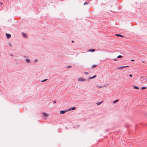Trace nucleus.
Here are the masks:
<instances>
[{"mask_svg":"<svg viewBox=\"0 0 147 147\" xmlns=\"http://www.w3.org/2000/svg\"><path fill=\"white\" fill-rule=\"evenodd\" d=\"M115 35L117 36H120L122 38L123 37V36L121 34H115Z\"/></svg>","mask_w":147,"mask_h":147,"instance_id":"obj_9","label":"nucleus"},{"mask_svg":"<svg viewBox=\"0 0 147 147\" xmlns=\"http://www.w3.org/2000/svg\"><path fill=\"white\" fill-rule=\"evenodd\" d=\"M105 86H99L98 87L100 88H101L102 87H105Z\"/></svg>","mask_w":147,"mask_h":147,"instance_id":"obj_21","label":"nucleus"},{"mask_svg":"<svg viewBox=\"0 0 147 147\" xmlns=\"http://www.w3.org/2000/svg\"><path fill=\"white\" fill-rule=\"evenodd\" d=\"M1 82H0V83Z\"/></svg>","mask_w":147,"mask_h":147,"instance_id":"obj_34","label":"nucleus"},{"mask_svg":"<svg viewBox=\"0 0 147 147\" xmlns=\"http://www.w3.org/2000/svg\"><path fill=\"white\" fill-rule=\"evenodd\" d=\"M84 74H86V75H88V74H89V73H88V72H84Z\"/></svg>","mask_w":147,"mask_h":147,"instance_id":"obj_22","label":"nucleus"},{"mask_svg":"<svg viewBox=\"0 0 147 147\" xmlns=\"http://www.w3.org/2000/svg\"><path fill=\"white\" fill-rule=\"evenodd\" d=\"M23 36L25 38H26L27 37V36L26 34L24 33H22Z\"/></svg>","mask_w":147,"mask_h":147,"instance_id":"obj_5","label":"nucleus"},{"mask_svg":"<svg viewBox=\"0 0 147 147\" xmlns=\"http://www.w3.org/2000/svg\"><path fill=\"white\" fill-rule=\"evenodd\" d=\"M96 75H95L94 76H92V77H89L88 78V80H90L94 78H96Z\"/></svg>","mask_w":147,"mask_h":147,"instance_id":"obj_7","label":"nucleus"},{"mask_svg":"<svg viewBox=\"0 0 147 147\" xmlns=\"http://www.w3.org/2000/svg\"><path fill=\"white\" fill-rule=\"evenodd\" d=\"M71 42H74V41H73V40H72V41H71Z\"/></svg>","mask_w":147,"mask_h":147,"instance_id":"obj_29","label":"nucleus"},{"mask_svg":"<svg viewBox=\"0 0 147 147\" xmlns=\"http://www.w3.org/2000/svg\"><path fill=\"white\" fill-rule=\"evenodd\" d=\"M0 3L1 4V5L2 4V3H1V2H0Z\"/></svg>","mask_w":147,"mask_h":147,"instance_id":"obj_28","label":"nucleus"},{"mask_svg":"<svg viewBox=\"0 0 147 147\" xmlns=\"http://www.w3.org/2000/svg\"><path fill=\"white\" fill-rule=\"evenodd\" d=\"M146 81H147V80H146Z\"/></svg>","mask_w":147,"mask_h":147,"instance_id":"obj_33","label":"nucleus"},{"mask_svg":"<svg viewBox=\"0 0 147 147\" xmlns=\"http://www.w3.org/2000/svg\"><path fill=\"white\" fill-rule=\"evenodd\" d=\"M86 80L83 78H79L78 79V80L79 82H83L86 81Z\"/></svg>","mask_w":147,"mask_h":147,"instance_id":"obj_1","label":"nucleus"},{"mask_svg":"<svg viewBox=\"0 0 147 147\" xmlns=\"http://www.w3.org/2000/svg\"><path fill=\"white\" fill-rule=\"evenodd\" d=\"M128 67H129V66H128V65L121 66V67H119L118 68V69H123V68H124Z\"/></svg>","mask_w":147,"mask_h":147,"instance_id":"obj_2","label":"nucleus"},{"mask_svg":"<svg viewBox=\"0 0 147 147\" xmlns=\"http://www.w3.org/2000/svg\"><path fill=\"white\" fill-rule=\"evenodd\" d=\"M37 61V59H36V60H35V61Z\"/></svg>","mask_w":147,"mask_h":147,"instance_id":"obj_32","label":"nucleus"},{"mask_svg":"<svg viewBox=\"0 0 147 147\" xmlns=\"http://www.w3.org/2000/svg\"><path fill=\"white\" fill-rule=\"evenodd\" d=\"M10 55L11 56H13V55Z\"/></svg>","mask_w":147,"mask_h":147,"instance_id":"obj_31","label":"nucleus"},{"mask_svg":"<svg viewBox=\"0 0 147 147\" xmlns=\"http://www.w3.org/2000/svg\"><path fill=\"white\" fill-rule=\"evenodd\" d=\"M88 3L87 2H85L84 3V5H85L86 4H88Z\"/></svg>","mask_w":147,"mask_h":147,"instance_id":"obj_20","label":"nucleus"},{"mask_svg":"<svg viewBox=\"0 0 147 147\" xmlns=\"http://www.w3.org/2000/svg\"><path fill=\"white\" fill-rule=\"evenodd\" d=\"M26 60L27 63H29L30 61V59H26Z\"/></svg>","mask_w":147,"mask_h":147,"instance_id":"obj_16","label":"nucleus"},{"mask_svg":"<svg viewBox=\"0 0 147 147\" xmlns=\"http://www.w3.org/2000/svg\"><path fill=\"white\" fill-rule=\"evenodd\" d=\"M53 102L54 104H55L56 102L55 100H54V101Z\"/></svg>","mask_w":147,"mask_h":147,"instance_id":"obj_25","label":"nucleus"},{"mask_svg":"<svg viewBox=\"0 0 147 147\" xmlns=\"http://www.w3.org/2000/svg\"><path fill=\"white\" fill-rule=\"evenodd\" d=\"M71 65L68 66L67 67V68H69L71 67Z\"/></svg>","mask_w":147,"mask_h":147,"instance_id":"obj_23","label":"nucleus"},{"mask_svg":"<svg viewBox=\"0 0 147 147\" xmlns=\"http://www.w3.org/2000/svg\"><path fill=\"white\" fill-rule=\"evenodd\" d=\"M42 114L43 115V116L45 117H47L48 116V115L46 113L43 112L42 113Z\"/></svg>","mask_w":147,"mask_h":147,"instance_id":"obj_4","label":"nucleus"},{"mask_svg":"<svg viewBox=\"0 0 147 147\" xmlns=\"http://www.w3.org/2000/svg\"><path fill=\"white\" fill-rule=\"evenodd\" d=\"M48 79H44V80H42L41 81V82H44L46 81H47V80Z\"/></svg>","mask_w":147,"mask_h":147,"instance_id":"obj_15","label":"nucleus"},{"mask_svg":"<svg viewBox=\"0 0 147 147\" xmlns=\"http://www.w3.org/2000/svg\"><path fill=\"white\" fill-rule=\"evenodd\" d=\"M146 88H147L146 87H142L141 88V89L142 90H144V89H146Z\"/></svg>","mask_w":147,"mask_h":147,"instance_id":"obj_18","label":"nucleus"},{"mask_svg":"<svg viewBox=\"0 0 147 147\" xmlns=\"http://www.w3.org/2000/svg\"><path fill=\"white\" fill-rule=\"evenodd\" d=\"M119 100H118V99L115 100L113 101V103L114 104L115 103H116Z\"/></svg>","mask_w":147,"mask_h":147,"instance_id":"obj_13","label":"nucleus"},{"mask_svg":"<svg viewBox=\"0 0 147 147\" xmlns=\"http://www.w3.org/2000/svg\"><path fill=\"white\" fill-rule=\"evenodd\" d=\"M6 35L7 38L8 39L10 38L11 36V35L9 34L6 33Z\"/></svg>","mask_w":147,"mask_h":147,"instance_id":"obj_3","label":"nucleus"},{"mask_svg":"<svg viewBox=\"0 0 147 147\" xmlns=\"http://www.w3.org/2000/svg\"><path fill=\"white\" fill-rule=\"evenodd\" d=\"M129 76L130 77H132V75L131 74H129Z\"/></svg>","mask_w":147,"mask_h":147,"instance_id":"obj_24","label":"nucleus"},{"mask_svg":"<svg viewBox=\"0 0 147 147\" xmlns=\"http://www.w3.org/2000/svg\"><path fill=\"white\" fill-rule=\"evenodd\" d=\"M144 78V77H143V76H141V77H140V79H142V78Z\"/></svg>","mask_w":147,"mask_h":147,"instance_id":"obj_27","label":"nucleus"},{"mask_svg":"<svg viewBox=\"0 0 147 147\" xmlns=\"http://www.w3.org/2000/svg\"><path fill=\"white\" fill-rule=\"evenodd\" d=\"M97 66V65H94L92 66L91 67L92 68H94L96 67Z\"/></svg>","mask_w":147,"mask_h":147,"instance_id":"obj_11","label":"nucleus"},{"mask_svg":"<svg viewBox=\"0 0 147 147\" xmlns=\"http://www.w3.org/2000/svg\"><path fill=\"white\" fill-rule=\"evenodd\" d=\"M114 60L115 61H116V59H114Z\"/></svg>","mask_w":147,"mask_h":147,"instance_id":"obj_30","label":"nucleus"},{"mask_svg":"<svg viewBox=\"0 0 147 147\" xmlns=\"http://www.w3.org/2000/svg\"><path fill=\"white\" fill-rule=\"evenodd\" d=\"M103 102V101H102L101 102H97L96 103V104H97V105H100V104H101Z\"/></svg>","mask_w":147,"mask_h":147,"instance_id":"obj_10","label":"nucleus"},{"mask_svg":"<svg viewBox=\"0 0 147 147\" xmlns=\"http://www.w3.org/2000/svg\"><path fill=\"white\" fill-rule=\"evenodd\" d=\"M66 111H60V113L62 114H64Z\"/></svg>","mask_w":147,"mask_h":147,"instance_id":"obj_8","label":"nucleus"},{"mask_svg":"<svg viewBox=\"0 0 147 147\" xmlns=\"http://www.w3.org/2000/svg\"><path fill=\"white\" fill-rule=\"evenodd\" d=\"M10 47H12V45L11 43L10 42H9L8 43Z\"/></svg>","mask_w":147,"mask_h":147,"instance_id":"obj_19","label":"nucleus"},{"mask_svg":"<svg viewBox=\"0 0 147 147\" xmlns=\"http://www.w3.org/2000/svg\"><path fill=\"white\" fill-rule=\"evenodd\" d=\"M134 89L137 90H138L139 88L138 87L135 86H134Z\"/></svg>","mask_w":147,"mask_h":147,"instance_id":"obj_12","label":"nucleus"},{"mask_svg":"<svg viewBox=\"0 0 147 147\" xmlns=\"http://www.w3.org/2000/svg\"><path fill=\"white\" fill-rule=\"evenodd\" d=\"M131 61H135V60L134 59H131Z\"/></svg>","mask_w":147,"mask_h":147,"instance_id":"obj_26","label":"nucleus"},{"mask_svg":"<svg viewBox=\"0 0 147 147\" xmlns=\"http://www.w3.org/2000/svg\"><path fill=\"white\" fill-rule=\"evenodd\" d=\"M76 109V108L75 107H72L69 108V111L74 110L75 109Z\"/></svg>","mask_w":147,"mask_h":147,"instance_id":"obj_6","label":"nucleus"},{"mask_svg":"<svg viewBox=\"0 0 147 147\" xmlns=\"http://www.w3.org/2000/svg\"><path fill=\"white\" fill-rule=\"evenodd\" d=\"M95 51V49H90L89 51L91 52H93Z\"/></svg>","mask_w":147,"mask_h":147,"instance_id":"obj_14","label":"nucleus"},{"mask_svg":"<svg viewBox=\"0 0 147 147\" xmlns=\"http://www.w3.org/2000/svg\"><path fill=\"white\" fill-rule=\"evenodd\" d=\"M122 57H123V56H122L119 55L118 56H117V58H120Z\"/></svg>","mask_w":147,"mask_h":147,"instance_id":"obj_17","label":"nucleus"}]
</instances>
